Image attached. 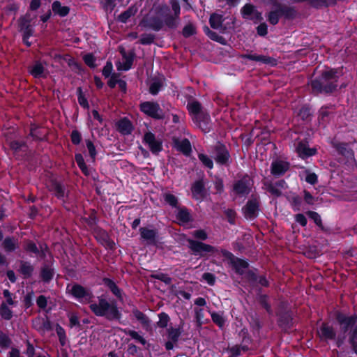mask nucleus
<instances>
[{
	"label": "nucleus",
	"mask_w": 357,
	"mask_h": 357,
	"mask_svg": "<svg viewBox=\"0 0 357 357\" xmlns=\"http://www.w3.org/2000/svg\"><path fill=\"white\" fill-rule=\"evenodd\" d=\"M69 293L80 303L90 304L89 309L94 315L105 317L109 321L121 324L123 314L115 300L109 302L102 296H99L98 303H92L94 298L92 290L78 283L72 285Z\"/></svg>",
	"instance_id": "nucleus-1"
},
{
	"label": "nucleus",
	"mask_w": 357,
	"mask_h": 357,
	"mask_svg": "<svg viewBox=\"0 0 357 357\" xmlns=\"http://www.w3.org/2000/svg\"><path fill=\"white\" fill-rule=\"evenodd\" d=\"M343 66L326 68L310 82L312 91L315 95H331L337 90L338 81L343 75Z\"/></svg>",
	"instance_id": "nucleus-2"
},
{
	"label": "nucleus",
	"mask_w": 357,
	"mask_h": 357,
	"mask_svg": "<svg viewBox=\"0 0 357 357\" xmlns=\"http://www.w3.org/2000/svg\"><path fill=\"white\" fill-rule=\"evenodd\" d=\"M333 317L340 327V334L344 335V341L347 334L348 335V342L357 356V314L349 315L340 310H336Z\"/></svg>",
	"instance_id": "nucleus-3"
},
{
	"label": "nucleus",
	"mask_w": 357,
	"mask_h": 357,
	"mask_svg": "<svg viewBox=\"0 0 357 357\" xmlns=\"http://www.w3.org/2000/svg\"><path fill=\"white\" fill-rule=\"evenodd\" d=\"M49 174L46 172V188L53 197L58 199L63 204H66L70 194L67 182L61 176L52 174L49 176Z\"/></svg>",
	"instance_id": "nucleus-4"
},
{
	"label": "nucleus",
	"mask_w": 357,
	"mask_h": 357,
	"mask_svg": "<svg viewBox=\"0 0 357 357\" xmlns=\"http://www.w3.org/2000/svg\"><path fill=\"white\" fill-rule=\"evenodd\" d=\"M187 242L188 243V248L190 250L191 254L198 256L199 258L208 259L209 256L218 252L215 247L201 241L188 238Z\"/></svg>",
	"instance_id": "nucleus-5"
},
{
	"label": "nucleus",
	"mask_w": 357,
	"mask_h": 357,
	"mask_svg": "<svg viewBox=\"0 0 357 357\" xmlns=\"http://www.w3.org/2000/svg\"><path fill=\"white\" fill-rule=\"evenodd\" d=\"M317 335L321 341L328 342L334 341L335 346L340 348L344 344V337L343 334H338L333 326L326 322H323L317 331Z\"/></svg>",
	"instance_id": "nucleus-6"
},
{
	"label": "nucleus",
	"mask_w": 357,
	"mask_h": 357,
	"mask_svg": "<svg viewBox=\"0 0 357 357\" xmlns=\"http://www.w3.org/2000/svg\"><path fill=\"white\" fill-rule=\"evenodd\" d=\"M296 16V10L293 6H290L280 9H272L266 15L268 22L273 26L278 24L282 17L290 20L294 19Z\"/></svg>",
	"instance_id": "nucleus-7"
},
{
	"label": "nucleus",
	"mask_w": 357,
	"mask_h": 357,
	"mask_svg": "<svg viewBox=\"0 0 357 357\" xmlns=\"http://www.w3.org/2000/svg\"><path fill=\"white\" fill-rule=\"evenodd\" d=\"M253 180L248 174H245L234 182L231 192L236 197H247L251 192Z\"/></svg>",
	"instance_id": "nucleus-8"
},
{
	"label": "nucleus",
	"mask_w": 357,
	"mask_h": 357,
	"mask_svg": "<svg viewBox=\"0 0 357 357\" xmlns=\"http://www.w3.org/2000/svg\"><path fill=\"white\" fill-rule=\"evenodd\" d=\"M26 142L31 144L38 149H43V144L45 142V128L36 123L30 126L29 133L26 137Z\"/></svg>",
	"instance_id": "nucleus-9"
},
{
	"label": "nucleus",
	"mask_w": 357,
	"mask_h": 357,
	"mask_svg": "<svg viewBox=\"0 0 357 357\" xmlns=\"http://www.w3.org/2000/svg\"><path fill=\"white\" fill-rule=\"evenodd\" d=\"M213 158L216 164L225 167L230 165L231 162V155L228 148L225 144L218 142L213 147Z\"/></svg>",
	"instance_id": "nucleus-10"
},
{
	"label": "nucleus",
	"mask_w": 357,
	"mask_h": 357,
	"mask_svg": "<svg viewBox=\"0 0 357 357\" xmlns=\"http://www.w3.org/2000/svg\"><path fill=\"white\" fill-rule=\"evenodd\" d=\"M139 108L142 113L155 120H163L165 117V112L157 102H142Z\"/></svg>",
	"instance_id": "nucleus-11"
},
{
	"label": "nucleus",
	"mask_w": 357,
	"mask_h": 357,
	"mask_svg": "<svg viewBox=\"0 0 357 357\" xmlns=\"http://www.w3.org/2000/svg\"><path fill=\"white\" fill-rule=\"evenodd\" d=\"M222 257L229 260V264L234 268L235 273L239 275L245 273V269L249 267V263L243 259L235 257L233 253L225 249H221Z\"/></svg>",
	"instance_id": "nucleus-12"
},
{
	"label": "nucleus",
	"mask_w": 357,
	"mask_h": 357,
	"mask_svg": "<svg viewBox=\"0 0 357 357\" xmlns=\"http://www.w3.org/2000/svg\"><path fill=\"white\" fill-rule=\"evenodd\" d=\"M31 21L32 17L29 13L20 17L18 20L19 31L22 33V41L27 47L31 45V43L29 40L33 33Z\"/></svg>",
	"instance_id": "nucleus-13"
},
{
	"label": "nucleus",
	"mask_w": 357,
	"mask_h": 357,
	"mask_svg": "<svg viewBox=\"0 0 357 357\" xmlns=\"http://www.w3.org/2000/svg\"><path fill=\"white\" fill-rule=\"evenodd\" d=\"M141 241L148 246H156L159 243V231L151 227H142L139 229Z\"/></svg>",
	"instance_id": "nucleus-14"
},
{
	"label": "nucleus",
	"mask_w": 357,
	"mask_h": 357,
	"mask_svg": "<svg viewBox=\"0 0 357 357\" xmlns=\"http://www.w3.org/2000/svg\"><path fill=\"white\" fill-rule=\"evenodd\" d=\"M139 25L145 29H151L154 31H160L166 26L165 17L161 19L160 16L146 15L143 17L140 21Z\"/></svg>",
	"instance_id": "nucleus-15"
},
{
	"label": "nucleus",
	"mask_w": 357,
	"mask_h": 357,
	"mask_svg": "<svg viewBox=\"0 0 357 357\" xmlns=\"http://www.w3.org/2000/svg\"><path fill=\"white\" fill-rule=\"evenodd\" d=\"M277 317V325L281 331L285 333L289 331L294 326V313L293 311L284 312L275 314Z\"/></svg>",
	"instance_id": "nucleus-16"
},
{
	"label": "nucleus",
	"mask_w": 357,
	"mask_h": 357,
	"mask_svg": "<svg viewBox=\"0 0 357 357\" xmlns=\"http://www.w3.org/2000/svg\"><path fill=\"white\" fill-rule=\"evenodd\" d=\"M242 211L246 219L254 220L257 218L260 211V202L259 198L252 195L243 207Z\"/></svg>",
	"instance_id": "nucleus-17"
},
{
	"label": "nucleus",
	"mask_w": 357,
	"mask_h": 357,
	"mask_svg": "<svg viewBox=\"0 0 357 357\" xmlns=\"http://www.w3.org/2000/svg\"><path fill=\"white\" fill-rule=\"evenodd\" d=\"M173 14H168L165 17L166 26L169 29H176L180 22L181 6L177 0L169 1Z\"/></svg>",
	"instance_id": "nucleus-18"
},
{
	"label": "nucleus",
	"mask_w": 357,
	"mask_h": 357,
	"mask_svg": "<svg viewBox=\"0 0 357 357\" xmlns=\"http://www.w3.org/2000/svg\"><path fill=\"white\" fill-rule=\"evenodd\" d=\"M96 241L106 249L114 251L116 249L114 241L110 238L108 232L100 227H96L93 231Z\"/></svg>",
	"instance_id": "nucleus-19"
},
{
	"label": "nucleus",
	"mask_w": 357,
	"mask_h": 357,
	"mask_svg": "<svg viewBox=\"0 0 357 357\" xmlns=\"http://www.w3.org/2000/svg\"><path fill=\"white\" fill-rule=\"evenodd\" d=\"M266 190L273 196L280 197L282 195V190L288 188L287 183L284 179H280L275 183L266 181L264 183Z\"/></svg>",
	"instance_id": "nucleus-20"
},
{
	"label": "nucleus",
	"mask_w": 357,
	"mask_h": 357,
	"mask_svg": "<svg viewBox=\"0 0 357 357\" xmlns=\"http://www.w3.org/2000/svg\"><path fill=\"white\" fill-rule=\"evenodd\" d=\"M144 142L149 146L153 154L157 155L162 150V142L156 139L155 135L151 132H147L144 135Z\"/></svg>",
	"instance_id": "nucleus-21"
},
{
	"label": "nucleus",
	"mask_w": 357,
	"mask_h": 357,
	"mask_svg": "<svg viewBox=\"0 0 357 357\" xmlns=\"http://www.w3.org/2000/svg\"><path fill=\"white\" fill-rule=\"evenodd\" d=\"M289 168L290 164L289 162L281 160H275L271 162V174L275 178H280L284 176L289 169Z\"/></svg>",
	"instance_id": "nucleus-22"
},
{
	"label": "nucleus",
	"mask_w": 357,
	"mask_h": 357,
	"mask_svg": "<svg viewBox=\"0 0 357 357\" xmlns=\"http://www.w3.org/2000/svg\"><path fill=\"white\" fill-rule=\"evenodd\" d=\"M240 57L243 59H248L250 61L260 62L272 67L276 66L278 64V61L276 59L266 55H259L256 54L248 53L241 54Z\"/></svg>",
	"instance_id": "nucleus-23"
},
{
	"label": "nucleus",
	"mask_w": 357,
	"mask_h": 357,
	"mask_svg": "<svg viewBox=\"0 0 357 357\" xmlns=\"http://www.w3.org/2000/svg\"><path fill=\"white\" fill-rule=\"evenodd\" d=\"M193 122L205 133L211 130V116L206 112L202 111L195 117H192Z\"/></svg>",
	"instance_id": "nucleus-24"
},
{
	"label": "nucleus",
	"mask_w": 357,
	"mask_h": 357,
	"mask_svg": "<svg viewBox=\"0 0 357 357\" xmlns=\"http://www.w3.org/2000/svg\"><path fill=\"white\" fill-rule=\"evenodd\" d=\"M307 141H301L296 146V152L300 158L305 160L317 154V150L315 148H310Z\"/></svg>",
	"instance_id": "nucleus-25"
},
{
	"label": "nucleus",
	"mask_w": 357,
	"mask_h": 357,
	"mask_svg": "<svg viewBox=\"0 0 357 357\" xmlns=\"http://www.w3.org/2000/svg\"><path fill=\"white\" fill-rule=\"evenodd\" d=\"M256 299L259 305L266 310L268 314H273V310L270 303V297L266 294H262V289H257Z\"/></svg>",
	"instance_id": "nucleus-26"
},
{
	"label": "nucleus",
	"mask_w": 357,
	"mask_h": 357,
	"mask_svg": "<svg viewBox=\"0 0 357 357\" xmlns=\"http://www.w3.org/2000/svg\"><path fill=\"white\" fill-rule=\"evenodd\" d=\"M334 147L340 155L344 156L347 159V162H356L354 152L349 147L347 143H337L334 145Z\"/></svg>",
	"instance_id": "nucleus-27"
},
{
	"label": "nucleus",
	"mask_w": 357,
	"mask_h": 357,
	"mask_svg": "<svg viewBox=\"0 0 357 357\" xmlns=\"http://www.w3.org/2000/svg\"><path fill=\"white\" fill-rule=\"evenodd\" d=\"M116 130L123 135H130L133 130L131 121L126 117L119 120L116 123Z\"/></svg>",
	"instance_id": "nucleus-28"
},
{
	"label": "nucleus",
	"mask_w": 357,
	"mask_h": 357,
	"mask_svg": "<svg viewBox=\"0 0 357 357\" xmlns=\"http://www.w3.org/2000/svg\"><path fill=\"white\" fill-rule=\"evenodd\" d=\"M102 283L110 290L112 294L115 296L117 299L119 301L123 300V291L116 285L113 280L109 278H103Z\"/></svg>",
	"instance_id": "nucleus-29"
},
{
	"label": "nucleus",
	"mask_w": 357,
	"mask_h": 357,
	"mask_svg": "<svg viewBox=\"0 0 357 357\" xmlns=\"http://www.w3.org/2000/svg\"><path fill=\"white\" fill-rule=\"evenodd\" d=\"M191 192L193 197L203 199L206 195L205 185L202 180H197L193 183L191 187Z\"/></svg>",
	"instance_id": "nucleus-30"
},
{
	"label": "nucleus",
	"mask_w": 357,
	"mask_h": 357,
	"mask_svg": "<svg viewBox=\"0 0 357 357\" xmlns=\"http://www.w3.org/2000/svg\"><path fill=\"white\" fill-rule=\"evenodd\" d=\"M132 314L142 324L144 328L147 329L150 326V319L136 307L132 310Z\"/></svg>",
	"instance_id": "nucleus-31"
},
{
	"label": "nucleus",
	"mask_w": 357,
	"mask_h": 357,
	"mask_svg": "<svg viewBox=\"0 0 357 357\" xmlns=\"http://www.w3.org/2000/svg\"><path fill=\"white\" fill-rule=\"evenodd\" d=\"M204 33L212 40L217 42L222 45H227V40L215 31L211 30L207 26L204 27Z\"/></svg>",
	"instance_id": "nucleus-32"
},
{
	"label": "nucleus",
	"mask_w": 357,
	"mask_h": 357,
	"mask_svg": "<svg viewBox=\"0 0 357 357\" xmlns=\"http://www.w3.org/2000/svg\"><path fill=\"white\" fill-rule=\"evenodd\" d=\"M175 144L176 149L183 155L188 156L191 153L192 146L189 139L185 138L181 141H176Z\"/></svg>",
	"instance_id": "nucleus-33"
},
{
	"label": "nucleus",
	"mask_w": 357,
	"mask_h": 357,
	"mask_svg": "<svg viewBox=\"0 0 357 357\" xmlns=\"http://www.w3.org/2000/svg\"><path fill=\"white\" fill-rule=\"evenodd\" d=\"M137 10V7L135 5L130 6L118 16V21L121 23H126L131 17L136 15Z\"/></svg>",
	"instance_id": "nucleus-34"
},
{
	"label": "nucleus",
	"mask_w": 357,
	"mask_h": 357,
	"mask_svg": "<svg viewBox=\"0 0 357 357\" xmlns=\"http://www.w3.org/2000/svg\"><path fill=\"white\" fill-rule=\"evenodd\" d=\"M178 212L176 215V219L182 223H188L192 220L191 214L189 210L185 207L183 206L180 208L178 206Z\"/></svg>",
	"instance_id": "nucleus-35"
},
{
	"label": "nucleus",
	"mask_w": 357,
	"mask_h": 357,
	"mask_svg": "<svg viewBox=\"0 0 357 357\" xmlns=\"http://www.w3.org/2000/svg\"><path fill=\"white\" fill-rule=\"evenodd\" d=\"M29 73L34 78H40L45 77V68L40 61H36L29 68Z\"/></svg>",
	"instance_id": "nucleus-36"
},
{
	"label": "nucleus",
	"mask_w": 357,
	"mask_h": 357,
	"mask_svg": "<svg viewBox=\"0 0 357 357\" xmlns=\"http://www.w3.org/2000/svg\"><path fill=\"white\" fill-rule=\"evenodd\" d=\"M52 9L55 15H58L60 17H65L68 15L70 12L69 7L62 6L61 2L59 1H55L52 3Z\"/></svg>",
	"instance_id": "nucleus-37"
},
{
	"label": "nucleus",
	"mask_w": 357,
	"mask_h": 357,
	"mask_svg": "<svg viewBox=\"0 0 357 357\" xmlns=\"http://www.w3.org/2000/svg\"><path fill=\"white\" fill-rule=\"evenodd\" d=\"M82 220L93 230L94 227H98V218L97 217V211L95 209H91L88 217H84Z\"/></svg>",
	"instance_id": "nucleus-38"
},
{
	"label": "nucleus",
	"mask_w": 357,
	"mask_h": 357,
	"mask_svg": "<svg viewBox=\"0 0 357 357\" xmlns=\"http://www.w3.org/2000/svg\"><path fill=\"white\" fill-rule=\"evenodd\" d=\"M183 332V326L178 328L169 327L167 330V338L169 340L177 342Z\"/></svg>",
	"instance_id": "nucleus-39"
},
{
	"label": "nucleus",
	"mask_w": 357,
	"mask_h": 357,
	"mask_svg": "<svg viewBox=\"0 0 357 357\" xmlns=\"http://www.w3.org/2000/svg\"><path fill=\"white\" fill-rule=\"evenodd\" d=\"M297 116L303 121H311L312 116V109L309 105H303L299 109Z\"/></svg>",
	"instance_id": "nucleus-40"
},
{
	"label": "nucleus",
	"mask_w": 357,
	"mask_h": 357,
	"mask_svg": "<svg viewBox=\"0 0 357 357\" xmlns=\"http://www.w3.org/2000/svg\"><path fill=\"white\" fill-rule=\"evenodd\" d=\"M187 109L192 117L202 112V104L198 100H192L187 104Z\"/></svg>",
	"instance_id": "nucleus-41"
},
{
	"label": "nucleus",
	"mask_w": 357,
	"mask_h": 357,
	"mask_svg": "<svg viewBox=\"0 0 357 357\" xmlns=\"http://www.w3.org/2000/svg\"><path fill=\"white\" fill-rule=\"evenodd\" d=\"M123 59H125V62L123 64L122 70L124 71L129 70L132 66L134 59L135 57V53L134 51H130L128 54L125 52H121Z\"/></svg>",
	"instance_id": "nucleus-42"
},
{
	"label": "nucleus",
	"mask_w": 357,
	"mask_h": 357,
	"mask_svg": "<svg viewBox=\"0 0 357 357\" xmlns=\"http://www.w3.org/2000/svg\"><path fill=\"white\" fill-rule=\"evenodd\" d=\"M225 19L222 15L213 13L209 18V24L211 28L218 29L222 26Z\"/></svg>",
	"instance_id": "nucleus-43"
},
{
	"label": "nucleus",
	"mask_w": 357,
	"mask_h": 357,
	"mask_svg": "<svg viewBox=\"0 0 357 357\" xmlns=\"http://www.w3.org/2000/svg\"><path fill=\"white\" fill-rule=\"evenodd\" d=\"M28 142L24 141H19V140H13L11 141L9 144V146L11 150L13 151L14 153H17L20 151H26L28 147L26 143Z\"/></svg>",
	"instance_id": "nucleus-44"
},
{
	"label": "nucleus",
	"mask_w": 357,
	"mask_h": 357,
	"mask_svg": "<svg viewBox=\"0 0 357 357\" xmlns=\"http://www.w3.org/2000/svg\"><path fill=\"white\" fill-rule=\"evenodd\" d=\"M211 317L213 322L217 325L219 328L222 329L224 328L226 319L223 316V312H211Z\"/></svg>",
	"instance_id": "nucleus-45"
},
{
	"label": "nucleus",
	"mask_w": 357,
	"mask_h": 357,
	"mask_svg": "<svg viewBox=\"0 0 357 357\" xmlns=\"http://www.w3.org/2000/svg\"><path fill=\"white\" fill-rule=\"evenodd\" d=\"M2 246L6 252H13L17 248V242L13 237L7 236L3 241Z\"/></svg>",
	"instance_id": "nucleus-46"
},
{
	"label": "nucleus",
	"mask_w": 357,
	"mask_h": 357,
	"mask_svg": "<svg viewBox=\"0 0 357 357\" xmlns=\"http://www.w3.org/2000/svg\"><path fill=\"white\" fill-rule=\"evenodd\" d=\"M165 202L172 208H178V199L171 192H165L162 195Z\"/></svg>",
	"instance_id": "nucleus-47"
},
{
	"label": "nucleus",
	"mask_w": 357,
	"mask_h": 357,
	"mask_svg": "<svg viewBox=\"0 0 357 357\" xmlns=\"http://www.w3.org/2000/svg\"><path fill=\"white\" fill-rule=\"evenodd\" d=\"M256 6L252 3H245L241 9L242 17L249 20L256 10Z\"/></svg>",
	"instance_id": "nucleus-48"
},
{
	"label": "nucleus",
	"mask_w": 357,
	"mask_h": 357,
	"mask_svg": "<svg viewBox=\"0 0 357 357\" xmlns=\"http://www.w3.org/2000/svg\"><path fill=\"white\" fill-rule=\"evenodd\" d=\"M33 271V266L28 262L21 261L20 272L23 275L24 278L26 279L31 276Z\"/></svg>",
	"instance_id": "nucleus-49"
},
{
	"label": "nucleus",
	"mask_w": 357,
	"mask_h": 357,
	"mask_svg": "<svg viewBox=\"0 0 357 357\" xmlns=\"http://www.w3.org/2000/svg\"><path fill=\"white\" fill-rule=\"evenodd\" d=\"M162 87V82L158 78H153L149 85V91L153 96H156Z\"/></svg>",
	"instance_id": "nucleus-50"
},
{
	"label": "nucleus",
	"mask_w": 357,
	"mask_h": 357,
	"mask_svg": "<svg viewBox=\"0 0 357 357\" xmlns=\"http://www.w3.org/2000/svg\"><path fill=\"white\" fill-rule=\"evenodd\" d=\"M249 350L247 344L235 345L229 349V357H238L241 355V351L245 352Z\"/></svg>",
	"instance_id": "nucleus-51"
},
{
	"label": "nucleus",
	"mask_w": 357,
	"mask_h": 357,
	"mask_svg": "<svg viewBox=\"0 0 357 357\" xmlns=\"http://www.w3.org/2000/svg\"><path fill=\"white\" fill-rule=\"evenodd\" d=\"M154 12L158 16L166 17L168 14H170V8L166 3H161L158 6H154Z\"/></svg>",
	"instance_id": "nucleus-52"
},
{
	"label": "nucleus",
	"mask_w": 357,
	"mask_h": 357,
	"mask_svg": "<svg viewBox=\"0 0 357 357\" xmlns=\"http://www.w3.org/2000/svg\"><path fill=\"white\" fill-rule=\"evenodd\" d=\"M0 316L4 320L9 321L13 317V311L3 302L0 305Z\"/></svg>",
	"instance_id": "nucleus-53"
},
{
	"label": "nucleus",
	"mask_w": 357,
	"mask_h": 357,
	"mask_svg": "<svg viewBox=\"0 0 357 357\" xmlns=\"http://www.w3.org/2000/svg\"><path fill=\"white\" fill-rule=\"evenodd\" d=\"M249 323L251 328L254 331H257V332H259L262 328V324L257 314H254L250 316Z\"/></svg>",
	"instance_id": "nucleus-54"
},
{
	"label": "nucleus",
	"mask_w": 357,
	"mask_h": 357,
	"mask_svg": "<svg viewBox=\"0 0 357 357\" xmlns=\"http://www.w3.org/2000/svg\"><path fill=\"white\" fill-rule=\"evenodd\" d=\"M55 331L59 337L60 344L63 347L66 344L67 337L64 328L57 324L55 326Z\"/></svg>",
	"instance_id": "nucleus-55"
},
{
	"label": "nucleus",
	"mask_w": 357,
	"mask_h": 357,
	"mask_svg": "<svg viewBox=\"0 0 357 357\" xmlns=\"http://www.w3.org/2000/svg\"><path fill=\"white\" fill-rule=\"evenodd\" d=\"M123 331L125 334L130 336L132 339L135 340L142 345H145L146 344V340L137 331L128 328H125Z\"/></svg>",
	"instance_id": "nucleus-56"
},
{
	"label": "nucleus",
	"mask_w": 357,
	"mask_h": 357,
	"mask_svg": "<svg viewBox=\"0 0 357 357\" xmlns=\"http://www.w3.org/2000/svg\"><path fill=\"white\" fill-rule=\"evenodd\" d=\"M306 214L307 215V216L314 221V222L315 223V225L319 228L321 229V230H324V227L323 225V223H322V220H321V216L320 215L317 213V212H315V211H308Z\"/></svg>",
	"instance_id": "nucleus-57"
},
{
	"label": "nucleus",
	"mask_w": 357,
	"mask_h": 357,
	"mask_svg": "<svg viewBox=\"0 0 357 357\" xmlns=\"http://www.w3.org/2000/svg\"><path fill=\"white\" fill-rule=\"evenodd\" d=\"M77 100L79 104L84 109H89V104L88 102L87 98H86L85 95L83 93L82 87H78L77 89Z\"/></svg>",
	"instance_id": "nucleus-58"
},
{
	"label": "nucleus",
	"mask_w": 357,
	"mask_h": 357,
	"mask_svg": "<svg viewBox=\"0 0 357 357\" xmlns=\"http://www.w3.org/2000/svg\"><path fill=\"white\" fill-rule=\"evenodd\" d=\"M197 33L196 28L192 23L184 26L182 30V35L184 38H190Z\"/></svg>",
	"instance_id": "nucleus-59"
},
{
	"label": "nucleus",
	"mask_w": 357,
	"mask_h": 357,
	"mask_svg": "<svg viewBox=\"0 0 357 357\" xmlns=\"http://www.w3.org/2000/svg\"><path fill=\"white\" fill-rule=\"evenodd\" d=\"M158 317L159 321L157 322V326L161 328H166L170 321L169 316L166 312H162L158 314Z\"/></svg>",
	"instance_id": "nucleus-60"
},
{
	"label": "nucleus",
	"mask_w": 357,
	"mask_h": 357,
	"mask_svg": "<svg viewBox=\"0 0 357 357\" xmlns=\"http://www.w3.org/2000/svg\"><path fill=\"white\" fill-rule=\"evenodd\" d=\"M12 340L9 336L0 331V347L2 349H8L10 347Z\"/></svg>",
	"instance_id": "nucleus-61"
},
{
	"label": "nucleus",
	"mask_w": 357,
	"mask_h": 357,
	"mask_svg": "<svg viewBox=\"0 0 357 357\" xmlns=\"http://www.w3.org/2000/svg\"><path fill=\"white\" fill-rule=\"evenodd\" d=\"M155 35L152 33H143L141 35L139 43L143 45H149L154 43Z\"/></svg>",
	"instance_id": "nucleus-62"
},
{
	"label": "nucleus",
	"mask_w": 357,
	"mask_h": 357,
	"mask_svg": "<svg viewBox=\"0 0 357 357\" xmlns=\"http://www.w3.org/2000/svg\"><path fill=\"white\" fill-rule=\"evenodd\" d=\"M151 278L155 280H158L167 285L170 284L172 282V278L169 277L167 274L163 273L152 274Z\"/></svg>",
	"instance_id": "nucleus-63"
},
{
	"label": "nucleus",
	"mask_w": 357,
	"mask_h": 357,
	"mask_svg": "<svg viewBox=\"0 0 357 357\" xmlns=\"http://www.w3.org/2000/svg\"><path fill=\"white\" fill-rule=\"evenodd\" d=\"M198 158L206 167L210 169L213 168V162L207 155L204 153H199Z\"/></svg>",
	"instance_id": "nucleus-64"
}]
</instances>
